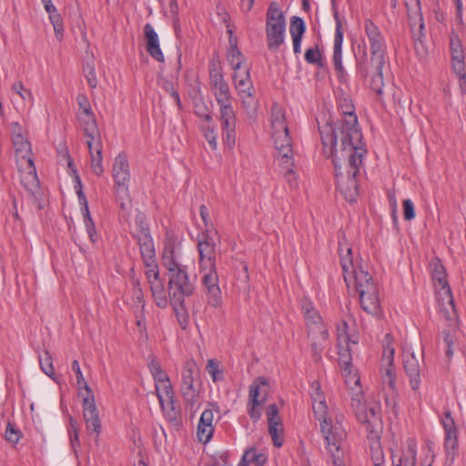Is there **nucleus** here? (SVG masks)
Segmentation results:
<instances>
[{"instance_id": "1", "label": "nucleus", "mask_w": 466, "mask_h": 466, "mask_svg": "<svg viewBox=\"0 0 466 466\" xmlns=\"http://www.w3.org/2000/svg\"><path fill=\"white\" fill-rule=\"evenodd\" d=\"M324 154L335 167L337 187L349 201L358 196L357 176L367 153L365 146H343L337 143V133L329 126L319 127Z\"/></svg>"}, {"instance_id": "2", "label": "nucleus", "mask_w": 466, "mask_h": 466, "mask_svg": "<svg viewBox=\"0 0 466 466\" xmlns=\"http://www.w3.org/2000/svg\"><path fill=\"white\" fill-rule=\"evenodd\" d=\"M312 410L319 421L320 431L325 440L326 449L334 466H346L343 441L347 431L343 426L344 416L335 410H329L318 381L311 384Z\"/></svg>"}, {"instance_id": "3", "label": "nucleus", "mask_w": 466, "mask_h": 466, "mask_svg": "<svg viewBox=\"0 0 466 466\" xmlns=\"http://www.w3.org/2000/svg\"><path fill=\"white\" fill-rule=\"evenodd\" d=\"M339 254L347 286H354L364 311L378 315L380 310L378 284L358 261L354 262L351 248L344 238L339 242Z\"/></svg>"}, {"instance_id": "4", "label": "nucleus", "mask_w": 466, "mask_h": 466, "mask_svg": "<svg viewBox=\"0 0 466 466\" xmlns=\"http://www.w3.org/2000/svg\"><path fill=\"white\" fill-rule=\"evenodd\" d=\"M363 27L370 47V60L368 61L364 53L363 59L357 61V71L360 76L370 77V87L380 96L384 86L382 70L386 63V40L370 18L364 19Z\"/></svg>"}, {"instance_id": "5", "label": "nucleus", "mask_w": 466, "mask_h": 466, "mask_svg": "<svg viewBox=\"0 0 466 466\" xmlns=\"http://www.w3.org/2000/svg\"><path fill=\"white\" fill-rule=\"evenodd\" d=\"M162 263L168 276L169 300L178 302L181 298L190 297L195 291V284L190 280L187 268L181 263L173 243L165 245Z\"/></svg>"}, {"instance_id": "6", "label": "nucleus", "mask_w": 466, "mask_h": 466, "mask_svg": "<svg viewBox=\"0 0 466 466\" xmlns=\"http://www.w3.org/2000/svg\"><path fill=\"white\" fill-rule=\"evenodd\" d=\"M340 110L343 119L338 126L333 127L327 123L323 127H330L337 133V143L339 147L343 146H364L362 134L358 127V118L354 113V106L348 98L340 100Z\"/></svg>"}, {"instance_id": "7", "label": "nucleus", "mask_w": 466, "mask_h": 466, "mask_svg": "<svg viewBox=\"0 0 466 466\" xmlns=\"http://www.w3.org/2000/svg\"><path fill=\"white\" fill-rule=\"evenodd\" d=\"M302 314L307 328L308 339L313 355L319 356L329 342V330L320 314L315 309L312 303L303 300L301 304Z\"/></svg>"}, {"instance_id": "8", "label": "nucleus", "mask_w": 466, "mask_h": 466, "mask_svg": "<svg viewBox=\"0 0 466 466\" xmlns=\"http://www.w3.org/2000/svg\"><path fill=\"white\" fill-rule=\"evenodd\" d=\"M72 369L76 373L79 394L83 395L82 407L86 428L87 431H93L98 435L101 431V421L96 405L95 396L83 376L78 360H75L72 362Z\"/></svg>"}, {"instance_id": "9", "label": "nucleus", "mask_w": 466, "mask_h": 466, "mask_svg": "<svg viewBox=\"0 0 466 466\" xmlns=\"http://www.w3.org/2000/svg\"><path fill=\"white\" fill-rule=\"evenodd\" d=\"M112 177L116 200L123 211L129 212L131 210L129 192L130 167L125 153H119L115 157L112 167Z\"/></svg>"}, {"instance_id": "10", "label": "nucleus", "mask_w": 466, "mask_h": 466, "mask_svg": "<svg viewBox=\"0 0 466 466\" xmlns=\"http://www.w3.org/2000/svg\"><path fill=\"white\" fill-rule=\"evenodd\" d=\"M361 395L356 394L352 398L351 407L360 423L365 428L367 437L378 443L382 431V421L380 416V407L379 404H373L366 408L361 401Z\"/></svg>"}, {"instance_id": "11", "label": "nucleus", "mask_w": 466, "mask_h": 466, "mask_svg": "<svg viewBox=\"0 0 466 466\" xmlns=\"http://www.w3.org/2000/svg\"><path fill=\"white\" fill-rule=\"evenodd\" d=\"M271 137L278 154H282L286 163L289 162L287 154L292 152L291 137L285 110L278 104H274L271 107Z\"/></svg>"}, {"instance_id": "12", "label": "nucleus", "mask_w": 466, "mask_h": 466, "mask_svg": "<svg viewBox=\"0 0 466 466\" xmlns=\"http://www.w3.org/2000/svg\"><path fill=\"white\" fill-rule=\"evenodd\" d=\"M199 370L193 359L187 360L181 370L179 391L187 406L194 407L200 402L201 382Z\"/></svg>"}, {"instance_id": "13", "label": "nucleus", "mask_w": 466, "mask_h": 466, "mask_svg": "<svg viewBox=\"0 0 466 466\" xmlns=\"http://www.w3.org/2000/svg\"><path fill=\"white\" fill-rule=\"evenodd\" d=\"M286 19L276 2L269 4L266 18V37L269 50L277 51L285 41Z\"/></svg>"}, {"instance_id": "14", "label": "nucleus", "mask_w": 466, "mask_h": 466, "mask_svg": "<svg viewBox=\"0 0 466 466\" xmlns=\"http://www.w3.org/2000/svg\"><path fill=\"white\" fill-rule=\"evenodd\" d=\"M359 341L358 334H350L349 326L346 321H341L337 327V346L339 363L343 372V376L348 377L352 374V356L350 345H355Z\"/></svg>"}, {"instance_id": "15", "label": "nucleus", "mask_w": 466, "mask_h": 466, "mask_svg": "<svg viewBox=\"0 0 466 466\" xmlns=\"http://www.w3.org/2000/svg\"><path fill=\"white\" fill-rule=\"evenodd\" d=\"M232 78L242 107L249 116H252L256 112L258 101L254 95L255 89L250 79L249 67L244 66L242 70L234 72Z\"/></svg>"}, {"instance_id": "16", "label": "nucleus", "mask_w": 466, "mask_h": 466, "mask_svg": "<svg viewBox=\"0 0 466 466\" xmlns=\"http://www.w3.org/2000/svg\"><path fill=\"white\" fill-rule=\"evenodd\" d=\"M387 344L384 345L383 350V357L382 360L384 361V367L381 369V379L382 383L385 386H388L391 391L392 395L396 393V372L393 366L394 362V348L390 343V336H386ZM386 406L390 407L392 412L395 416H397V401L392 396V398L386 397L385 399Z\"/></svg>"}, {"instance_id": "17", "label": "nucleus", "mask_w": 466, "mask_h": 466, "mask_svg": "<svg viewBox=\"0 0 466 466\" xmlns=\"http://www.w3.org/2000/svg\"><path fill=\"white\" fill-rule=\"evenodd\" d=\"M220 242L216 230L207 228L199 237L198 250L199 254V268L216 267V247Z\"/></svg>"}, {"instance_id": "18", "label": "nucleus", "mask_w": 466, "mask_h": 466, "mask_svg": "<svg viewBox=\"0 0 466 466\" xmlns=\"http://www.w3.org/2000/svg\"><path fill=\"white\" fill-rule=\"evenodd\" d=\"M200 273H202L201 283L204 287L208 305L214 308L221 307L223 303L222 292L218 285L217 267L201 268Z\"/></svg>"}, {"instance_id": "19", "label": "nucleus", "mask_w": 466, "mask_h": 466, "mask_svg": "<svg viewBox=\"0 0 466 466\" xmlns=\"http://www.w3.org/2000/svg\"><path fill=\"white\" fill-rule=\"evenodd\" d=\"M450 54L452 70L459 77L460 86L462 92H466V67L465 54L459 35L452 31L450 35Z\"/></svg>"}, {"instance_id": "20", "label": "nucleus", "mask_w": 466, "mask_h": 466, "mask_svg": "<svg viewBox=\"0 0 466 466\" xmlns=\"http://www.w3.org/2000/svg\"><path fill=\"white\" fill-rule=\"evenodd\" d=\"M268 383L263 378H258L249 386L248 413L257 421L261 417V406L267 399Z\"/></svg>"}, {"instance_id": "21", "label": "nucleus", "mask_w": 466, "mask_h": 466, "mask_svg": "<svg viewBox=\"0 0 466 466\" xmlns=\"http://www.w3.org/2000/svg\"><path fill=\"white\" fill-rule=\"evenodd\" d=\"M210 88L218 105L232 103L233 96L228 84L224 79L221 71L214 66L209 70Z\"/></svg>"}, {"instance_id": "22", "label": "nucleus", "mask_w": 466, "mask_h": 466, "mask_svg": "<svg viewBox=\"0 0 466 466\" xmlns=\"http://www.w3.org/2000/svg\"><path fill=\"white\" fill-rule=\"evenodd\" d=\"M219 120L222 132L226 135L225 141L231 147L235 145L237 122L232 103L219 105Z\"/></svg>"}, {"instance_id": "23", "label": "nucleus", "mask_w": 466, "mask_h": 466, "mask_svg": "<svg viewBox=\"0 0 466 466\" xmlns=\"http://www.w3.org/2000/svg\"><path fill=\"white\" fill-rule=\"evenodd\" d=\"M403 368L406 375L409 377L410 388L418 391L421 382V368L419 360L413 351L405 349L402 353Z\"/></svg>"}, {"instance_id": "24", "label": "nucleus", "mask_w": 466, "mask_h": 466, "mask_svg": "<svg viewBox=\"0 0 466 466\" xmlns=\"http://www.w3.org/2000/svg\"><path fill=\"white\" fill-rule=\"evenodd\" d=\"M442 425L446 433L444 447L447 459L450 461V463H452L458 447V438L455 423L450 410L445 411Z\"/></svg>"}, {"instance_id": "25", "label": "nucleus", "mask_w": 466, "mask_h": 466, "mask_svg": "<svg viewBox=\"0 0 466 466\" xmlns=\"http://www.w3.org/2000/svg\"><path fill=\"white\" fill-rule=\"evenodd\" d=\"M417 443L413 439L406 441L400 450L391 451L394 466H416Z\"/></svg>"}, {"instance_id": "26", "label": "nucleus", "mask_w": 466, "mask_h": 466, "mask_svg": "<svg viewBox=\"0 0 466 466\" xmlns=\"http://www.w3.org/2000/svg\"><path fill=\"white\" fill-rule=\"evenodd\" d=\"M267 418L268 423V433L272 439L273 445L280 448L283 445V426L279 416V410L275 404L267 408Z\"/></svg>"}, {"instance_id": "27", "label": "nucleus", "mask_w": 466, "mask_h": 466, "mask_svg": "<svg viewBox=\"0 0 466 466\" xmlns=\"http://www.w3.org/2000/svg\"><path fill=\"white\" fill-rule=\"evenodd\" d=\"M139 229L137 234V244L139 245L140 254L143 261L153 262V257H156L154 243L147 227L143 225V218H138Z\"/></svg>"}, {"instance_id": "28", "label": "nucleus", "mask_w": 466, "mask_h": 466, "mask_svg": "<svg viewBox=\"0 0 466 466\" xmlns=\"http://www.w3.org/2000/svg\"><path fill=\"white\" fill-rule=\"evenodd\" d=\"M336 18V29H335V37H334V46H333V56L332 61L334 64L335 70L338 74V77L341 78L345 75V69L342 65V43H343V29L342 24L338 15H335Z\"/></svg>"}, {"instance_id": "29", "label": "nucleus", "mask_w": 466, "mask_h": 466, "mask_svg": "<svg viewBox=\"0 0 466 466\" xmlns=\"http://www.w3.org/2000/svg\"><path fill=\"white\" fill-rule=\"evenodd\" d=\"M77 119L84 131L86 143L101 140L100 132L92 111H88V113H79Z\"/></svg>"}, {"instance_id": "30", "label": "nucleus", "mask_w": 466, "mask_h": 466, "mask_svg": "<svg viewBox=\"0 0 466 466\" xmlns=\"http://www.w3.org/2000/svg\"><path fill=\"white\" fill-rule=\"evenodd\" d=\"M144 33L147 40L146 49L150 56L158 62H164L165 57L159 46V39L157 32L150 24H146Z\"/></svg>"}, {"instance_id": "31", "label": "nucleus", "mask_w": 466, "mask_h": 466, "mask_svg": "<svg viewBox=\"0 0 466 466\" xmlns=\"http://www.w3.org/2000/svg\"><path fill=\"white\" fill-rule=\"evenodd\" d=\"M89 156H90V167L92 172L97 176L101 177L104 174V167L102 164L103 157V144L101 140H96L93 142L86 143Z\"/></svg>"}, {"instance_id": "32", "label": "nucleus", "mask_w": 466, "mask_h": 466, "mask_svg": "<svg viewBox=\"0 0 466 466\" xmlns=\"http://www.w3.org/2000/svg\"><path fill=\"white\" fill-rule=\"evenodd\" d=\"M228 50L227 54V59L231 66L234 72L242 70L245 66L244 64L246 59L237 46V38L230 37L228 39Z\"/></svg>"}, {"instance_id": "33", "label": "nucleus", "mask_w": 466, "mask_h": 466, "mask_svg": "<svg viewBox=\"0 0 466 466\" xmlns=\"http://www.w3.org/2000/svg\"><path fill=\"white\" fill-rule=\"evenodd\" d=\"M16 157L25 161L26 165L32 166L31 146L25 135L12 139Z\"/></svg>"}, {"instance_id": "34", "label": "nucleus", "mask_w": 466, "mask_h": 466, "mask_svg": "<svg viewBox=\"0 0 466 466\" xmlns=\"http://www.w3.org/2000/svg\"><path fill=\"white\" fill-rule=\"evenodd\" d=\"M424 24L422 22V16L419 15V27L417 29L412 28V37L414 42V49L419 58L423 59L428 55V46L423 41V30Z\"/></svg>"}, {"instance_id": "35", "label": "nucleus", "mask_w": 466, "mask_h": 466, "mask_svg": "<svg viewBox=\"0 0 466 466\" xmlns=\"http://www.w3.org/2000/svg\"><path fill=\"white\" fill-rule=\"evenodd\" d=\"M165 417L174 426H179L181 424V410L178 405L176 404L175 398L171 400H166L163 404H160Z\"/></svg>"}, {"instance_id": "36", "label": "nucleus", "mask_w": 466, "mask_h": 466, "mask_svg": "<svg viewBox=\"0 0 466 466\" xmlns=\"http://www.w3.org/2000/svg\"><path fill=\"white\" fill-rule=\"evenodd\" d=\"M28 171L22 172L21 183L24 187L32 195L39 189V180L36 175L35 167L34 163L32 166L26 165Z\"/></svg>"}, {"instance_id": "37", "label": "nucleus", "mask_w": 466, "mask_h": 466, "mask_svg": "<svg viewBox=\"0 0 466 466\" xmlns=\"http://www.w3.org/2000/svg\"><path fill=\"white\" fill-rule=\"evenodd\" d=\"M288 157L289 158V162H285L282 158V154H279L278 156V162L279 166L281 168V172L283 176L285 177L287 182L289 184L291 187H294L297 186V178L296 174L293 170L294 167V159H293V151L290 154H287Z\"/></svg>"}, {"instance_id": "38", "label": "nucleus", "mask_w": 466, "mask_h": 466, "mask_svg": "<svg viewBox=\"0 0 466 466\" xmlns=\"http://www.w3.org/2000/svg\"><path fill=\"white\" fill-rule=\"evenodd\" d=\"M431 268L433 280L438 282L440 289L445 290L446 294L451 296V289L447 281L444 267L439 261H436L431 264Z\"/></svg>"}, {"instance_id": "39", "label": "nucleus", "mask_w": 466, "mask_h": 466, "mask_svg": "<svg viewBox=\"0 0 466 466\" xmlns=\"http://www.w3.org/2000/svg\"><path fill=\"white\" fill-rule=\"evenodd\" d=\"M155 390L159 404H163V401L166 400L175 398L174 390L169 378L155 382Z\"/></svg>"}, {"instance_id": "40", "label": "nucleus", "mask_w": 466, "mask_h": 466, "mask_svg": "<svg viewBox=\"0 0 466 466\" xmlns=\"http://www.w3.org/2000/svg\"><path fill=\"white\" fill-rule=\"evenodd\" d=\"M185 299L186 298H181L178 302L170 301L177 316V319L183 329H185L188 324V313L185 304Z\"/></svg>"}, {"instance_id": "41", "label": "nucleus", "mask_w": 466, "mask_h": 466, "mask_svg": "<svg viewBox=\"0 0 466 466\" xmlns=\"http://www.w3.org/2000/svg\"><path fill=\"white\" fill-rule=\"evenodd\" d=\"M306 25L302 18L292 16L290 19L289 32L292 38H303Z\"/></svg>"}, {"instance_id": "42", "label": "nucleus", "mask_w": 466, "mask_h": 466, "mask_svg": "<svg viewBox=\"0 0 466 466\" xmlns=\"http://www.w3.org/2000/svg\"><path fill=\"white\" fill-rule=\"evenodd\" d=\"M81 211L83 214L84 223H85L88 237H89L90 240L94 243V242H96V230L95 222L93 221L90 212H89L88 205H86V208H81Z\"/></svg>"}, {"instance_id": "43", "label": "nucleus", "mask_w": 466, "mask_h": 466, "mask_svg": "<svg viewBox=\"0 0 466 466\" xmlns=\"http://www.w3.org/2000/svg\"><path fill=\"white\" fill-rule=\"evenodd\" d=\"M40 368L48 377L53 378L55 370L53 367L52 357L49 351L45 350L42 355L39 356Z\"/></svg>"}, {"instance_id": "44", "label": "nucleus", "mask_w": 466, "mask_h": 466, "mask_svg": "<svg viewBox=\"0 0 466 466\" xmlns=\"http://www.w3.org/2000/svg\"><path fill=\"white\" fill-rule=\"evenodd\" d=\"M22 437V433L18 428L11 421H7L5 439L11 443L16 444Z\"/></svg>"}, {"instance_id": "45", "label": "nucleus", "mask_w": 466, "mask_h": 466, "mask_svg": "<svg viewBox=\"0 0 466 466\" xmlns=\"http://www.w3.org/2000/svg\"><path fill=\"white\" fill-rule=\"evenodd\" d=\"M83 70L85 73V77L88 83V86L91 88H96L97 86L98 81H97L96 75L94 62L93 61L91 63L86 62L85 64V66H83Z\"/></svg>"}, {"instance_id": "46", "label": "nucleus", "mask_w": 466, "mask_h": 466, "mask_svg": "<svg viewBox=\"0 0 466 466\" xmlns=\"http://www.w3.org/2000/svg\"><path fill=\"white\" fill-rule=\"evenodd\" d=\"M69 423H70V428L68 429V433L70 436V441H71L72 448L76 451V449L77 447H79V445H80L79 435H78L79 425H78L77 420L73 417L69 418Z\"/></svg>"}, {"instance_id": "47", "label": "nucleus", "mask_w": 466, "mask_h": 466, "mask_svg": "<svg viewBox=\"0 0 466 466\" xmlns=\"http://www.w3.org/2000/svg\"><path fill=\"white\" fill-rule=\"evenodd\" d=\"M145 267L147 268L146 276L149 284L154 283L155 281H158L159 279V271L158 267L156 262V257H153V262L147 263V261H143Z\"/></svg>"}, {"instance_id": "48", "label": "nucleus", "mask_w": 466, "mask_h": 466, "mask_svg": "<svg viewBox=\"0 0 466 466\" xmlns=\"http://www.w3.org/2000/svg\"><path fill=\"white\" fill-rule=\"evenodd\" d=\"M305 60L309 64L322 66V57L318 45L306 50Z\"/></svg>"}, {"instance_id": "49", "label": "nucleus", "mask_w": 466, "mask_h": 466, "mask_svg": "<svg viewBox=\"0 0 466 466\" xmlns=\"http://www.w3.org/2000/svg\"><path fill=\"white\" fill-rule=\"evenodd\" d=\"M214 432L213 426L202 424L198 422V430H197V435L198 439L202 443H208Z\"/></svg>"}, {"instance_id": "50", "label": "nucleus", "mask_w": 466, "mask_h": 466, "mask_svg": "<svg viewBox=\"0 0 466 466\" xmlns=\"http://www.w3.org/2000/svg\"><path fill=\"white\" fill-rule=\"evenodd\" d=\"M246 457L248 458L249 462L255 466H263L267 462V456L263 452H257L256 449H248L246 451Z\"/></svg>"}, {"instance_id": "51", "label": "nucleus", "mask_w": 466, "mask_h": 466, "mask_svg": "<svg viewBox=\"0 0 466 466\" xmlns=\"http://www.w3.org/2000/svg\"><path fill=\"white\" fill-rule=\"evenodd\" d=\"M149 370L153 376L154 381H161L169 378L167 374L162 370L160 364L156 360H152L148 364Z\"/></svg>"}, {"instance_id": "52", "label": "nucleus", "mask_w": 466, "mask_h": 466, "mask_svg": "<svg viewBox=\"0 0 466 466\" xmlns=\"http://www.w3.org/2000/svg\"><path fill=\"white\" fill-rule=\"evenodd\" d=\"M207 371L212 378L214 382L221 381L224 379L223 371L219 369L218 364L214 360H208L207 363Z\"/></svg>"}, {"instance_id": "53", "label": "nucleus", "mask_w": 466, "mask_h": 466, "mask_svg": "<svg viewBox=\"0 0 466 466\" xmlns=\"http://www.w3.org/2000/svg\"><path fill=\"white\" fill-rule=\"evenodd\" d=\"M12 90L18 94L24 100H28L30 103L33 102V95L31 91L26 89L22 82L18 81L14 83Z\"/></svg>"}, {"instance_id": "54", "label": "nucleus", "mask_w": 466, "mask_h": 466, "mask_svg": "<svg viewBox=\"0 0 466 466\" xmlns=\"http://www.w3.org/2000/svg\"><path fill=\"white\" fill-rule=\"evenodd\" d=\"M203 136L209 144L212 150L217 149V135L215 133L214 127H210L208 125L207 127H203Z\"/></svg>"}, {"instance_id": "55", "label": "nucleus", "mask_w": 466, "mask_h": 466, "mask_svg": "<svg viewBox=\"0 0 466 466\" xmlns=\"http://www.w3.org/2000/svg\"><path fill=\"white\" fill-rule=\"evenodd\" d=\"M49 19L54 26L55 34L56 35L61 36L63 32V23L61 15L57 13V11H55L52 14H49Z\"/></svg>"}, {"instance_id": "56", "label": "nucleus", "mask_w": 466, "mask_h": 466, "mask_svg": "<svg viewBox=\"0 0 466 466\" xmlns=\"http://www.w3.org/2000/svg\"><path fill=\"white\" fill-rule=\"evenodd\" d=\"M132 284H133V300H134V302H137L138 304L142 303V308H144V297H143V291L140 287L139 280L133 278Z\"/></svg>"}, {"instance_id": "57", "label": "nucleus", "mask_w": 466, "mask_h": 466, "mask_svg": "<svg viewBox=\"0 0 466 466\" xmlns=\"http://www.w3.org/2000/svg\"><path fill=\"white\" fill-rule=\"evenodd\" d=\"M403 216L405 220H411L415 218L414 204L409 198L403 200Z\"/></svg>"}, {"instance_id": "58", "label": "nucleus", "mask_w": 466, "mask_h": 466, "mask_svg": "<svg viewBox=\"0 0 466 466\" xmlns=\"http://www.w3.org/2000/svg\"><path fill=\"white\" fill-rule=\"evenodd\" d=\"M194 112L198 116L204 118L207 122L212 121V115L204 104H196Z\"/></svg>"}, {"instance_id": "59", "label": "nucleus", "mask_w": 466, "mask_h": 466, "mask_svg": "<svg viewBox=\"0 0 466 466\" xmlns=\"http://www.w3.org/2000/svg\"><path fill=\"white\" fill-rule=\"evenodd\" d=\"M152 297L158 308L165 309L167 306L168 301L166 296L165 289L154 292L152 294Z\"/></svg>"}, {"instance_id": "60", "label": "nucleus", "mask_w": 466, "mask_h": 466, "mask_svg": "<svg viewBox=\"0 0 466 466\" xmlns=\"http://www.w3.org/2000/svg\"><path fill=\"white\" fill-rule=\"evenodd\" d=\"M76 191L78 196L79 202L82 205V208H86V205H88L87 199L83 192V186H82L80 177L78 176H76Z\"/></svg>"}, {"instance_id": "61", "label": "nucleus", "mask_w": 466, "mask_h": 466, "mask_svg": "<svg viewBox=\"0 0 466 466\" xmlns=\"http://www.w3.org/2000/svg\"><path fill=\"white\" fill-rule=\"evenodd\" d=\"M77 103L80 109L82 110L80 113H88V111H92L88 98L86 96H78Z\"/></svg>"}, {"instance_id": "62", "label": "nucleus", "mask_w": 466, "mask_h": 466, "mask_svg": "<svg viewBox=\"0 0 466 466\" xmlns=\"http://www.w3.org/2000/svg\"><path fill=\"white\" fill-rule=\"evenodd\" d=\"M12 139L25 135L22 126L18 122H12L9 126Z\"/></svg>"}, {"instance_id": "63", "label": "nucleus", "mask_w": 466, "mask_h": 466, "mask_svg": "<svg viewBox=\"0 0 466 466\" xmlns=\"http://www.w3.org/2000/svg\"><path fill=\"white\" fill-rule=\"evenodd\" d=\"M213 419H214L213 411L211 410H205L200 416L199 422L202 424L213 426L212 425Z\"/></svg>"}, {"instance_id": "64", "label": "nucleus", "mask_w": 466, "mask_h": 466, "mask_svg": "<svg viewBox=\"0 0 466 466\" xmlns=\"http://www.w3.org/2000/svg\"><path fill=\"white\" fill-rule=\"evenodd\" d=\"M199 212H200V216L204 221V224H205L206 229H207L208 227V218L209 216L208 209L205 205H202V206H200Z\"/></svg>"}]
</instances>
